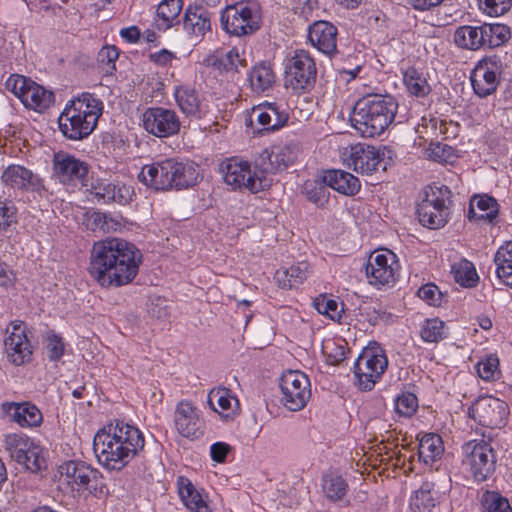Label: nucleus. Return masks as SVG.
<instances>
[{
	"instance_id": "26",
	"label": "nucleus",
	"mask_w": 512,
	"mask_h": 512,
	"mask_svg": "<svg viewBox=\"0 0 512 512\" xmlns=\"http://www.w3.org/2000/svg\"><path fill=\"white\" fill-rule=\"evenodd\" d=\"M299 152V145L293 142L283 146H274L270 152L265 151L268 163L261 164L262 172L276 173L287 169L295 162Z\"/></svg>"
},
{
	"instance_id": "59",
	"label": "nucleus",
	"mask_w": 512,
	"mask_h": 512,
	"mask_svg": "<svg viewBox=\"0 0 512 512\" xmlns=\"http://www.w3.org/2000/svg\"><path fill=\"white\" fill-rule=\"evenodd\" d=\"M417 294L419 298L431 306L439 307L442 304L443 295L439 288L433 283H428L421 286Z\"/></svg>"
},
{
	"instance_id": "17",
	"label": "nucleus",
	"mask_w": 512,
	"mask_h": 512,
	"mask_svg": "<svg viewBox=\"0 0 512 512\" xmlns=\"http://www.w3.org/2000/svg\"><path fill=\"white\" fill-rule=\"evenodd\" d=\"M1 181L4 186L22 192L43 196L46 192L43 179L22 165L11 164L3 171Z\"/></svg>"
},
{
	"instance_id": "24",
	"label": "nucleus",
	"mask_w": 512,
	"mask_h": 512,
	"mask_svg": "<svg viewBox=\"0 0 512 512\" xmlns=\"http://www.w3.org/2000/svg\"><path fill=\"white\" fill-rule=\"evenodd\" d=\"M256 121L261 130L275 131L283 127L288 121V114L280 111L279 106L274 102H263L252 108L249 116V123Z\"/></svg>"
},
{
	"instance_id": "49",
	"label": "nucleus",
	"mask_w": 512,
	"mask_h": 512,
	"mask_svg": "<svg viewBox=\"0 0 512 512\" xmlns=\"http://www.w3.org/2000/svg\"><path fill=\"white\" fill-rule=\"evenodd\" d=\"M427 154L429 159L438 163H450L457 157L452 146L441 142H431Z\"/></svg>"
},
{
	"instance_id": "6",
	"label": "nucleus",
	"mask_w": 512,
	"mask_h": 512,
	"mask_svg": "<svg viewBox=\"0 0 512 512\" xmlns=\"http://www.w3.org/2000/svg\"><path fill=\"white\" fill-rule=\"evenodd\" d=\"M510 38V28L499 23L462 25L457 27L453 34L455 45L458 48L469 51L497 48L504 45Z\"/></svg>"
},
{
	"instance_id": "16",
	"label": "nucleus",
	"mask_w": 512,
	"mask_h": 512,
	"mask_svg": "<svg viewBox=\"0 0 512 512\" xmlns=\"http://www.w3.org/2000/svg\"><path fill=\"white\" fill-rule=\"evenodd\" d=\"M174 426L181 436L191 440L199 439L205 431L200 410L188 400H182L176 405Z\"/></svg>"
},
{
	"instance_id": "5",
	"label": "nucleus",
	"mask_w": 512,
	"mask_h": 512,
	"mask_svg": "<svg viewBox=\"0 0 512 512\" xmlns=\"http://www.w3.org/2000/svg\"><path fill=\"white\" fill-rule=\"evenodd\" d=\"M103 102L91 93L70 100L59 116V129L69 140H83L97 127Z\"/></svg>"
},
{
	"instance_id": "45",
	"label": "nucleus",
	"mask_w": 512,
	"mask_h": 512,
	"mask_svg": "<svg viewBox=\"0 0 512 512\" xmlns=\"http://www.w3.org/2000/svg\"><path fill=\"white\" fill-rule=\"evenodd\" d=\"M404 83L408 92L416 97H425L431 92L426 78L416 69H408L404 74Z\"/></svg>"
},
{
	"instance_id": "44",
	"label": "nucleus",
	"mask_w": 512,
	"mask_h": 512,
	"mask_svg": "<svg viewBox=\"0 0 512 512\" xmlns=\"http://www.w3.org/2000/svg\"><path fill=\"white\" fill-rule=\"evenodd\" d=\"M212 66L226 72H237L239 67H246L247 62L240 56L238 48L234 47L220 57L209 59Z\"/></svg>"
},
{
	"instance_id": "50",
	"label": "nucleus",
	"mask_w": 512,
	"mask_h": 512,
	"mask_svg": "<svg viewBox=\"0 0 512 512\" xmlns=\"http://www.w3.org/2000/svg\"><path fill=\"white\" fill-rule=\"evenodd\" d=\"M119 51L115 46H104L98 53V63L102 73L111 76L116 71Z\"/></svg>"
},
{
	"instance_id": "7",
	"label": "nucleus",
	"mask_w": 512,
	"mask_h": 512,
	"mask_svg": "<svg viewBox=\"0 0 512 512\" xmlns=\"http://www.w3.org/2000/svg\"><path fill=\"white\" fill-rule=\"evenodd\" d=\"M388 367L384 350L378 345L363 349L354 363L355 384L363 391H370Z\"/></svg>"
},
{
	"instance_id": "14",
	"label": "nucleus",
	"mask_w": 512,
	"mask_h": 512,
	"mask_svg": "<svg viewBox=\"0 0 512 512\" xmlns=\"http://www.w3.org/2000/svg\"><path fill=\"white\" fill-rule=\"evenodd\" d=\"M398 268L396 255L386 250L370 255L366 265V276L369 284L381 288L390 287L395 283V273Z\"/></svg>"
},
{
	"instance_id": "34",
	"label": "nucleus",
	"mask_w": 512,
	"mask_h": 512,
	"mask_svg": "<svg viewBox=\"0 0 512 512\" xmlns=\"http://www.w3.org/2000/svg\"><path fill=\"white\" fill-rule=\"evenodd\" d=\"M329 188L323 175L320 178L306 180L302 187V193L318 208H324L330 199Z\"/></svg>"
},
{
	"instance_id": "53",
	"label": "nucleus",
	"mask_w": 512,
	"mask_h": 512,
	"mask_svg": "<svg viewBox=\"0 0 512 512\" xmlns=\"http://www.w3.org/2000/svg\"><path fill=\"white\" fill-rule=\"evenodd\" d=\"M418 408V399L415 394L404 392L395 400L396 412L405 417L412 416Z\"/></svg>"
},
{
	"instance_id": "40",
	"label": "nucleus",
	"mask_w": 512,
	"mask_h": 512,
	"mask_svg": "<svg viewBox=\"0 0 512 512\" xmlns=\"http://www.w3.org/2000/svg\"><path fill=\"white\" fill-rule=\"evenodd\" d=\"M33 442L22 433H11L4 437V447L11 459L18 464L25 461L26 451Z\"/></svg>"
},
{
	"instance_id": "57",
	"label": "nucleus",
	"mask_w": 512,
	"mask_h": 512,
	"mask_svg": "<svg viewBox=\"0 0 512 512\" xmlns=\"http://www.w3.org/2000/svg\"><path fill=\"white\" fill-rule=\"evenodd\" d=\"M322 351L330 365H337L346 358L345 348L333 340L326 341L322 346Z\"/></svg>"
},
{
	"instance_id": "48",
	"label": "nucleus",
	"mask_w": 512,
	"mask_h": 512,
	"mask_svg": "<svg viewBox=\"0 0 512 512\" xmlns=\"http://www.w3.org/2000/svg\"><path fill=\"white\" fill-rule=\"evenodd\" d=\"M25 456V461L21 462L20 464L23 465L26 470L32 473H37L46 468L44 450L34 442L26 451Z\"/></svg>"
},
{
	"instance_id": "54",
	"label": "nucleus",
	"mask_w": 512,
	"mask_h": 512,
	"mask_svg": "<svg viewBox=\"0 0 512 512\" xmlns=\"http://www.w3.org/2000/svg\"><path fill=\"white\" fill-rule=\"evenodd\" d=\"M496 265V275L502 274L501 268L506 272L512 270V241H507L501 245L494 256Z\"/></svg>"
},
{
	"instance_id": "2",
	"label": "nucleus",
	"mask_w": 512,
	"mask_h": 512,
	"mask_svg": "<svg viewBox=\"0 0 512 512\" xmlns=\"http://www.w3.org/2000/svg\"><path fill=\"white\" fill-rule=\"evenodd\" d=\"M144 446L143 433L137 427L118 420L98 430L93 439V450L99 463L109 470H121Z\"/></svg>"
},
{
	"instance_id": "47",
	"label": "nucleus",
	"mask_w": 512,
	"mask_h": 512,
	"mask_svg": "<svg viewBox=\"0 0 512 512\" xmlns=\"http://www.w3.org/2000/svg\"><path fill=\"white\" fill-rule=\"evenodd\" d=\"M422 206L417 207V215L420 223L430 229H439L443 227L448 221L449 211H440V208L430 207V212L424 217Z\"/></svg>"
},
{
	"instance_id": "36",
	"label": "nucleus",
	"mask_w": 512,
	"mask_h": 512,
	"mask_svg": "<svg viewBox=\"0 0 512 512\" xmlns=\"http://www.w3.org/2000/svg\"><path fill=\"white\" fill-rule=\"evenodd\" d=\"M451 191L447 186H430L425 191V198L418 204L422 206L424 216L427 215V211L430 212V207L434 209L440 208V211H449L448 204L450 203Z\"/></svg>"
},
{
	"instance_id": "19",
	"label": "nucleus",
	"mask_w": 512,
	"mask_h": 512,
	"mask_svg": "<svg viewBox=\"0 0 512 512\" xmlns=\"http://www.w3.org/2000/svg\"><path fill=\"white\" fill-rule=\"evenodd\" d=\"M11 329H7L8 336L4 344L9 360L16 366L30 361L32 356V345L26 332V324L21 320L10 323Z\"/></svg>"
},
{
	"instance_id": "56",
	"label": "nucleus",
	"mask_w": 512,
	"mask_h": 512,
	"mask_svg": "<svg viewBox=\"0 0 512 512\" xmlns=\"http://www.w3.org/2000/svg\"><path fill=\"white\" fill-rule=\"evenodd\" d=\"M33 81L22 75H11L6 81V88L17 96L21 102L26 96V92L30 89Z\"/></svg>"
},
{
	"instance_id": "3",
	"label": "nucleus",
	"mask_w": 512,
	"mask_h": 512,
	"mask_svg": "<svg viewBox=\"0 0 512 512\" xmlns=\"http://www.w3.org/2000/svg\"><path fill=\"white\" fill-rule=\"evenodd\" d=\"M397 110L398 102L392 95L366 94L356 101L351 123L363 137L372 138L393 123Z\"/></svg>"
},
{
	"instance_id": "1",
	"label": "nucleus",
	"mask_w": 512,
	"mask_h": 512,
	"mask_svg": "<svg viewBox=\"0 0 512 512\" xmlns=\"http://www.w3.org/2000/svg\"><path fill=\"white\" fill-rule=\"evenodd\" d=\"M142 258L135 244L108 237L93 244L88 272L103 288L122 287L136 278Z\"/></svg>"
},
{
	"instance_id": "30",
	"label": "nucleus",
	"mask_w": 512,
	"mask_h": 512,
	"mask_svg": "<svg viewBox=\"0 0 512 512\" xmlns=\"http://www.w3.org/2000/svg\"><path fill=\"white\" fill-rule=\"evenodd\" d=\"M183 26L189 35L202 38L211 29V14L203 7H190L185 12Z\"/></svg>"
},
{
	"instance_id": "27",
	"label": "nucleus",
	"mask_w": 512,
	"mask_h": 512,
	"mask_svg": "<svg viewBox=\"0 0 512 512\" xmlns=\"http://www.w3.org/2000/svg\"><path fill=\"white\" fill-rule=\"evenodd\" d=\"M177 485L183 504L191 512H213L207 494L197 489L188 478L179 477Z\"/></svg>"
},
{
	"instance_id": "35",
	"label": "nucleus",
	"mask_w": 512,
	"mask_h": 512,
	"mask_svg": "<svg viewBox=\"0 0 512 512\" xmlns=\"http://www.w3.org/2000/svg\"><path fill=\"white\" fill-rule=\"evenodd\" d=\"M182 6V0H163L157 8V28L165 31L178 23Z\"/></svg>"
},
{
	"instance_id": "42",
	"label": "nucleus",
	"mask_w": 512,
	"mask_h": 512,
	"mask_svg": "<svg viewBox=\"0 0 512 512\" xmlns=\"http://www.w3.org/2000/svg\"><path fill=\"white\" fill-rule=\"evenodd\" d=\"M433 484L425 482L411 497L410 507L416 512H430L436 505L433 496Z\"/></svg>"
},
{
	"instance_id": "46",
	"label": "nucleus",
	"mask_w": 512,
	"mask_h": 512,
	"mask_svg": "<svg viewBox=\"0 0 512 512\" xmlns=\"http://www.w3.org/2000/svg\"><path fill=\"white\" fill-rule=\"evenodd\" d=\"M481 504L484 512H512L509 500L496 491H485Z\"/></svg>"
},
{
	"instance_id": "63",
	"label": "nucleus",
	"mask_w": 512,
	"mask_h": 512,
	"mask_svg": "<svg viewBox=\"0 0 512 512\" xmlns=\"http://www.w3.org/2000/svg\"><path fill=\"white\" fill-rule=\"evenodd\" d=\"M115 185V199L114 202L126 205L130 203L135 195L134 189L130 185L121 182H113Z\"/></svg>"
},
{
	"instance_id": "21",
	"label": "nucleus",
	"mask_w": 512,
	"mask_h": 512,
	"mask_svg": "<svg viewBox=\"0 0 512 512\" xmlns=\"http://www.w3.org/2000/svg\"><path fill=\"white\" fill-rule=\"evenodd\" d=\"M337 37L338 29L331 22L319 20L308 27V39L312 46L329 57L338 53Z\"/></svg>"
},
{
	"instance_id": "32",
	"label": "nucleus",
	"mask_w": 512,
	"mask_h": 512,
	"mask_svg": "<svg viewBox=\"0 0 512 512\" xmlns=\"http://www.w3.org/2000/svg\"><path fill=\"white\" fill-rule=\"evenodd\" d=\"M248 80L251 90L256 94H261L272 88L276 76L271 64L260 62L252 67Z\"/></svg>"
},
{
	"instance_id": "25",
	"label": "nucleus",
	"mask_w": 512,
	"mask_h": 512,
	"mask_svg": "<svg viewBox=\"0 0 512 512\" xmlns=\"http://www.w3.org/2000/svg\"><path fill=\"white\" fill-rule=\"evenodd\" d=\"M2 412L10 421L19 424L21 427H36L42 422L40 410L33 404L4 402L1 405Z\"/></svg>"
},
{
	"instance_id": "28",
	"label": "nucleus",
	"mask_w": 512,
	"mask_h": 512,
	"mask_svg": "<svg viewBox=\"0 0 512 512\" xmlns=\"http://www.w3.org/2000/svg\"><path fill=\"white\" fill-rule=\"evenodd\" d=\"M177 105L187 116L201 119L208 113V107L202 103L199 93L190 86H180L174 93Z\"/></svg>"
},
{
	"instance_id": "18",
	"label": "nucleus",
	"mask_w": 512,
	"mask_h": 512,
	"mask_svg": "<svg viewBox=\"0 0 512 512\" xmlns=\"http://www.w3.org/2000/svg\"><path fill=\"white\" fill-rule=\"evenodd\" d=\"M143 126L148 133L165 138L177 134L181 123L175 111L163 107H152L143 114Z\"/></svg>"
},
{
	"instance_id": "33",
	"label": "nucleus",
	"mask_w": 512,
	"mask_h": 512,
	"mask_svg": "<svg viewBox=\"0 0 512 512\" xmlns=\"http://www.w3.org/2000/svg\"><path fill=\"white\" fill-rule=\"evenodd\" d=\"M310 272V265L302 261L289 268L277 270L275 279L281 288H292L302 284L308 278Z\"/></svg>"
},
{
	"instance_id": "31",
	"label": "nucleus",
	"mask_w": 512,
	"mask_h": 512,
	"mask_svg": "<svg viewBox=\"0 0 512 512\" xmlns=\"http://www.w3.org/2000/svg\"><path fill=\"white\" fill-rule=\"evenodd\" d=\"M498 215L497 201L488 195L474 196L470 201L468 218L470 221L492 222Z\"/></svg>"
},
{
	"instance_id": "29",
	"label": "nucleus",
	"mask_w": 512,
	"mask_h": 512,
	"mask_svg": "<svg viewBox=\"0 0 512 512\" xmlns=\"http://www.w3.org/2000/svg\"><path fill=\"white\" fill-rule=\"evenodd\" d=\"M324 181L333 190L349 197L355 196L361 189L360 180L344 170L333 169L325 171Z\"/></svg>"
},
{
	"instance_id": "43",
	"label": "nucleus",
	"mask_w": 512,
	"mask_h": 512,
	"mask_svg": "<svg viewBox=\"0 0 512 512\" xmlns=\"http://www.w3.org/2000/svg\"><path fill=\"white\" fill-rule=\"evenodd\" d=\"M89 226L93 231L110 233L121 229V217L94 211L89 216Z\"/></svg>"
},
{
	"instance_id": "10",
	"label": "nucleus",
	"mask_w": 512,
	"mask_h": 512,
	"mask_svg": "<svg viewBox=\"0 0 512 512\" xmlns=\"http://www.w3.org/2000/svg\"><path fill=\"white\" fill-rule=\"evenodd\" d=\"M281 403L290 411L302 410L311 397V384L306 374L289 370L280 379Z\"/></svg>"
},
{
	"instance_id": "55",
	"label": "nucleus",
	"mask_w": 512,
	"mask_h": 512,
	"mask_svg": "<svg viewBox=\"0 0 512 512\" xmlns=\"http://www.w3.org/2000/svg\"><path fill=\"white\" fill-rule=\"evenodd\" d=\"M17 207L8 199H0V231H6L17 223Z\"/></svg>"
},
{
	"instance_id": "15",
	"label": "nucleus",
	"mask_w": 512,
	"mask_h": 512,
	"mask_svg": "<svg viewBox=\"0 0 512 512\" xmlns=\"http://www.w3.org/2000/svg\"><path fill=\"white\" fill-rule=\"evenodd\" d=\"M384 153L374 146L356 144L351 146L349 155L344 159L346 166L357 173L371 175L386 169Z\"/></svg>"
},
{
	"instance_id": "62",
	"label": "nucleus",
	"mask_w": 512,
	"mask_h": 512,
	"mask_svg": "<svg viewBox=\"0 0 512 512\" xmlns=\"http://www.w3.org/2000/svg\"><path fill=\"white\" fill-rule=\"evenodd\" d=\"M209 399L211 404L215 400L223 411H227L231 407L232 397L230 391L226 388L212 389L209 393Z\"/></svg>"
},
{
	"instance_id": "39",
	"label": "nucleus",
	"mask_w": 512,
	"mask_h": 512,
	"mask_svg": "<svg viewBox=\"0 0 512 512\" xmlns=\"http://www.w3.org/2000/svg\"><path fill=\"white\" fill-rule=\"evenodd\" d=\"M54 102V94L33 81L22 103L30 109L44 110Z\"/></svg>"
},
{
	"instance_id": "20",
	"label": "nucleus",
	"mask_w": 512,
	"mask_h": 512,
	"mask_svg": "<svg viewBox=\"0 0 512 512\" xmlns=\"http://www.w3.org/2000/svg\"><path fill=\"white\" fill-rule=\"evenodd\" d=\"M53 173L63 184L76 183L88 173V165L67 152L59 151L53 156Z\"/></svg>"
},
{
	"instance_id": "60",
	"label": "nucleus",
	"mask_w": 512,
	"mask_h": 512,
	"mask_svg": "<svg viewBox=\"0 0 512 512\" xmlns=\"http://www.w3.org/2000/svg\"><path fill=\"white\" fill-rule=\"evenodd\" d=\"M314 305L320 314L327 315L332 320L340 317V312L338 311V303L334 299H329L325 296H322L315 299Z\"/></svg>"
},
{
	"instance_id": "8",
	"label": "nucleus",
	"mask_w": 512,
	"mask_h": 512,
	"mask_svg": "<svg viewBox=\"0 0 512 512\" xmlns=\"http://www.w3.org/2000/svg\"><path fill=\"white\" fill-rule=\"evenodd\" d=\"M317 67L311 54L298 49L287 59L285 65V82L296 92L310 91L315 83Z\"/></svg>"
},
{
	"instance_id": "58",
	"label": "nucleus",
	"mask_w": 512,
	"mask_h": 512,
	"mask_svg": "<svg viewBox=\"0 0 512 512\" xmlns=\"http://www.w3.org/2000/svg\"><path fill=\"white\" fill-rule=\"evenodd\" d=\"M479 7L489 16H501L511 9L509 0H478Z\"/></svg>"
},
{
	"instance_id": "52",
	"label": "nucleus",
	"mask_w": 512,
	"mask_h": 512,
	"mask_svg": "<svg viewBox=\"0 0 512 512\" xmlns=\"http://www.w3.org/2000/svg\"><path fill=\"white\" fill-rule=\"evenodd\" d=\"M477 373L485 381L496 379L500 374L499 359L496 355H489L477 364Z\"/></svg>"
},
{
	"instance_id": "23",
	"label": "nucleus",
	"mask_w": 512,
	"mask_h": 512,
	"mask_svg": "<svg viewBox=\"0 0 512 512\" xmlns=\"http://www.w3.org/2000/svg\"><path fill=\"white\" fill-rule=\"evenodd\" d=\"M497 63L496 58H488L474 69L471 83L478 96L486 97L496 90L498 85Z\"/></svg>"
},
{
	"instance_id": "22",
	"label": "nucleus",
	"mask_w": 512,
	"mask_h": 512,
	"mask_svg": "<svg viewBox=\"0 0 512 512\" xmlns=\"http://www.w3.org/2000/svg\"><path fill=\"white\" fill-rule=\"evenodd\" d=\"M59 472L69 485H77V490L91 489L92 483L97 484L101 474L97 469L83 461L70 460L59 466Z\"/></svg>"
},
{
	"instance_id": "4",
	"label": "nucleus",
	"mask_w": 512,
	"mask_h": 512,
	"mask_svg": "<svg viewBox=\"0 0 512 512\" xmlns=\"http://www.w3.org/2000/svg\"><path fill=\"white\" fill-rule=\"evenodd\" d=\"M199 177L198 166L189 160L166 158L145 165L138 179L155 190L186 189L194 186Z\"/></svg>"
},
{
	"instance_id": "41",
	"label": "nucleus",
	"mask_w": 512,
	"mask_h": 512,
	"mask_svg": "<svg viewBox=\"0 0 512 512\" xmlns=\"http://www.w3.org/2000/svg\"><path fill=\"white\" fill-rule=\"evenodd\" d=\"M455 282L464 287H473L478 282V275L472 262L460 259L451 266Z\"/></svg>"
},
{
	"instance_id": "38",
	"label": "nucleus",
	"mask_w": 512,
	"mask_h": 512,
	"mask_svg": "<svg viewBox=\"0 0 512 512\" xmlns=\"http://www.w3.org/2000/svg\"><path fill=\"white\" fill-rule=\"evenodd\" d=\"M444 452L441 437L434 433L425 434L419 441L418 455L426 464L440 458Z\"/></svg>"
},
{
	"instance_id": "64",
	"label": "nucleus",
	"mask_w": 512,
	"mask_h": 512,
	"mask_svg": "<svg viewBox=\"0 0 512 512\" xmlns=\"http://www.w3.org/2000/svg\"><path fill=\"white\" fill-rule=\"evenodd\" d=\"M94 195L98 199V201L102 200L103 203L114 202V199H115L114 183H107V184L100 185V186L96 187Z\"/></svg>"
},
{
	"instance_id": "9",
	"label": "nucleus",
	"mask_w": 512,
	"mask_h": 512,
	"mask_svg": "<svg viewBox=\"0 0 512 512\" xmlns=\"http://www.w3.org/2000/svg\"><path fill=\"white\" fill-rule=\"evenodd\" d=\"M221 24L231 35H250L260 28V16L254 6L240 2L226 7L221 15Z\"/></svg>"
},
{
	"instance_id": "11",
	"label": "nucleus",
	"mask_w": 512,
	"mask_h": 512,
	"mask_svg": "<svg viewBox=\"0 0 512 512\" xmlns=\"http://www.w3.org/2000/svg\"><path fill=\"white\" fill-rule=\"evenodd\" d=\"M466 457L464 463L469 468L473 479L483 482L493 475L496 468V454L492 446L485 442H470L464 446Z\"/></svg>"
},
{
	"instance_id": "37",
	"label": "nucleus",
	"mask_w": 512,
	"mask_h": 512,
	"mask_svg": "<svg viewBox=\"0 0 512 512\" xmlns=\"http://www.w3.org/2000/svg\"><path fill=\"white\" fill-rule=\"evenodd\" d=\"M322 491L327 500L339 502L348 492V483L340 475L335 473L325 474L322 478Z\"/></svg>"
},
{
	"instance_id": "61",
	"label": "nucleus",
	"mask_w": 512,
	"mask_h": 512,
	"mask_svg": "<svg viewBox=\"0 0 512 512\" xmlns=\"http://www.w3.org/2000/svg\"><path fill=\"white\" fill-rule=\"evenodd\" d=\"M46 350L51 361L59 360L64 354V343L62 338L52 334L47 338Z\"/></svg>"
},
{
	"instance_id": "12",
	"label": "nucleus",
	"mask_w": 512,
	"mask_h": 512,
	"mask_svg": "<svg viewBox=\"0 0 512 512\" xmlns=\"http://www.w3.org/2000/svg\"><path fill=\"white\" fill-rule=\"evenodd\" d=\"M469 417L484 427L501 428L507 422L508 404L493 396L479 397L469 408Z\"/></svg>"
},
{
	"instance_id": "13",
	"label": "nucleus",
	"mask_w": 512,
	"mask_h": 512,
	"mask_svg": "<svg viewBox=\"0 0 512 512\" xmlns=\"http://www.w3.org/2000/svg\"><path fill=\"white\" fill-rule=\"evenodd\" d=\"M224 181L234 189L247 188L251 192H258L266 186L256 172L251 171V165L237 157L228 159L222 165Z\"/></svg>"
},
{
	"instance_id": "51",
	"label": "nucleus",
	"mask_w": 512,
	"mask_h": 512,
	"mask_svg": "<svg viewBox=\"0 0 512 512\" xmlns=\"http://www.w3.org/2000/svg\"><path fill=\"white\" fill-rule=\"evenodd\" d=\"M420 334L425 342H438L445 337L444 322L437 318L427 319Z\"/></svg>"
}]
</instances>
